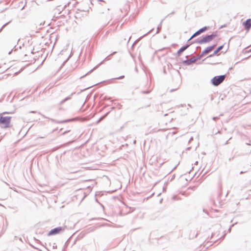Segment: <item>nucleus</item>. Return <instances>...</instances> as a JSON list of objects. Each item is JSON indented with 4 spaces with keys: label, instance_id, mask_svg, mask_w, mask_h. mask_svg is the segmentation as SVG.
<instances>
[{
    "label": "nucleus",
    "instance_id": "nucleus-1",
    "mask_svg": "<svg viewBox=\"0 0 251 251\" xmlns=\"http://www.w3.org/2000/svg\"><path fill=\"white\" fill-rule=\"evenodd\" d=\"M11 119V117L4 116L0 114V124L2 125V126L5 128L9 127Z\"/></svg>",
    "mask_w": 251,
    "mask_h": 251
},
{
    "label": "nucleus",
    "instance_id": "nucleus-2",
    "mask_svg": "<svg viewBox=\"0 0 251 251\" xmlns=\"http://www.w3.org/2000/svg\"><path fill=\"white\" fill-rule=\"evenodd\" d=\"M225 78V75L216 76L211 79V81L213 85L218 86L224 81Z\"/></svg>",
    "mask_w": 251,
    "mask_h": 251
},
{
    "label": "nucleus",
    "instance_id": "nucleus-3",
    "mask_svg": "<svg viewBox=\"0 0 251 251\" xmlns=\"http://www.w3.org/2000/svg\"><path fill=\"white\" fill-rule=\"evenodd\" d=\"M64 230V228L62 227H58L51 229L48 233L49 236H51L59 233L62 230Z\"/></svg>",
    "mask_w": 251,
    "mask_h": 251
},
{
    "label": "nucleus",
    "instance_id": "nucleus-4",
    "mask_svg": "<svg viewBox=\"0 0 251 251\" xmlns=\"http://www.w3.org/2000/svg\"><path fill=\"white\" fill-rule=\"evenodd\" d=\"M243 25L245 29L248 32L251 27V19H249L243 23Z\"/></svg>",
    "mask_w": 251,
    "mask_h": 251
},
{
    "label": "nucleus",
    "instance_id": "nucleus-5",
    "mask_svg": "<svg viewBox=\"0 0 251 251\" xmlns=\"http://www.w3.org/2000/svg\"><path fill=\"white\" fill-rule=\"evenodd\" d=\"M216 36L215 35H210L205 36L202 38L201 41V43H208L213 40V39Z\"/></svg>",
    "mask_w": 251,
    "mask_h": 251
},
{
    "label": "nucleus",
    "instance_id": "nucleus-6",
    "mask_svg": "<svg viewBox=\"0 0 251 251\" xmlns=\"http://www.w3.org/2000/svg\"><path fill=\"white\" fill-rule=\"evenodd\" d=\"M215 45L207 47L202 52L203 54H205L212 51L215 48Z\"/></svg>",
    "mask_w": 251,
    "mask_h": 251
},
{
    "label": "nucleus",
    "instance_id": "nucleus-7",
    "mask_svg": "<svg viewBox=\"0 0 251 251\" xmlns=\"http://www.w3.org/2000/svg\"><path fill=\"white\" fill-rule=\"evenodd\" d=\"M206 29V27H203L201 29H200V30H199L198 31H197L196 33H195L193 36L191 37L190 39H192L193 38H194V37L198 35L199 34H201V33L203 32V31H204Z\"/></svg>",
    "mask_w": 251,
    "mask_h": 251
},
{
    "label": "nucleus",
    "instance_id": "nucleus-8",
    "mask_svg": "<svg viewBox=\"0 0 251 251\" xmlns=\"http://www.w3.org/2000/svg\"><path fill=\"white\" fill-rule=\"evenodd\" d=\"M206 29V27H203L201 29H200V30H199L198 31H197L196 33H195L193 36L191 37L190 39H192L193 38H194V37L198 35L199 34H201V33L203 32V31H204Z\"/></svg>",
    "mask_w": 251,
    "mask_h": 251
},
{
    "label": "nucleus",
    "instance_id": "nucleus-9",
    "mask_svg": "<svg viewBox=\"0 0 251 251\" xmlns=\"http://www.w3.org/2000/svg\"><path fill=\"white\" fill-rule=\"evenodd\" d=\"M224 45H222L220 47H219L217 50H216L213 54H211L209 56V57H211L214 55H218V52L223 48Z\"/></svg>",
    "mask_w": 251,
    "mask_h": 251
},
{
    "label": "nucleus",
    "instance_id": "nucleus-10",
    "mask_svg": "<svg viewBox=\"0 0 251 251\" xmlns=\"http://www.w3.org/2000/svg\"><path fill=\"white\" fill-rule=\"evenodd\" d=\"M188 46H186V47H182L181 48H180L178 51H177V54L178 55H180L181 53L183 51H184L187 48Z\"/></svg>",
    "mask_w": 251,
    "mask_h": 251
},
{
    "label": "nucleus",
    "instance_id": "nucleus-11",
    "mask_svg": "<svg viewBox=\"0 0 251 251\" xmlns=\"http://www.w3.org/2000/svg\"><path fill=\"white\" fill-rule=\"evenodd\" d=\"M197 236V233L195 234L194 237H196Z\"/></svg>",
    "mask_w": 251,
    "mask_h": 251
},
{
    "label": "nucleus",
    "instance_id": "nucleus-12",
    "mask_svg": "<svg viewBox=\"0 0 251 251\" xmlns=\"http://www.w3.org/2000/svg\"><path fill=\"white\" fill-rule=\"evenodd\" d=\"M249 51L251 52V49H250V50H249Z\"/></svg>",
    "mask_w": 251,
    "mask_h": 251
}]
</instances>
